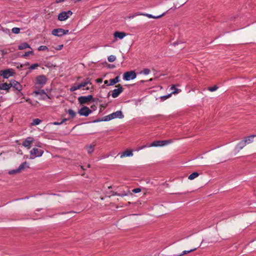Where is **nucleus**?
Segmentation results:
<instances>
[{"instance_id":"64","label":"nucleus","mask_w":256,"mask_h":256,"mask_svg":"<svg viewBox=\"0 0 256 256\" xmlns=\"http://www.w3.org/2000/svg\"><path fill=\"white\" fill-rule=\"evenodd\" d=\"M80 167H81V168H82V170H85V169L84 168V166H80Z\"/></svg>"},{"instance_id":"32","label":"nucleus","mask_w":256,"mask_h":256,"mask_svg":"<svg viewBox=\"0 0 256 256\" xmlns=\"http://www.w3.org/2000/svg\"><path fill=\"white\" fill-rule=\"evenodd\" d=\"M150 71L148 68H144L142 72H140V74H143L144 75H148L150 73Z\"/></svg>"},{"instance_id":"46","label":"nucleus","mask_w":256,"mask_h":256,"mask_svg":"<svg viewBox=\"0 0 256 256\" xmlns=\"http://www.w3.org/2000/svg\"><path fill=\"white\" fill-rule=\"evenodd\" d=\"M64 46V45L63 44H60V45H58L56 48V50H60Z\"/></svg>"},{"instance_id":"40","label":"nucleus","mask_w":256,"mask_h":256,"mask_svg":"<svg viewBox=\"0 0 256 256\" xmlns=\"http://www.w3.org/2000/svg\"><path fill=\"white\" fill-rule=\"evenodd\" d=\"M172 96V94H170L168 95H166V96H162L160 97V98L164 100H166L167 98H170V96Z\"/></svg>"},{"instance_id":"43","label":"nucleus","mask_w":256,"mask_h":256,"mask_svg":"<svg viewBox=\"0 0 256 256\" xmlns=\"http://www.w3.org/2000/svg\"><path fill=\"white\" fill-rule=\"evenodd\" d=\"M18 172H19V171H17L16 169L14 170H10L8 172L9 174H15L18 173Z\"/></svg>"},{"instance_id":"29","label":"nucleus","mask_w":256,"mask_h":256,"mask_svg":"<svg viewBox=\"0 0 256 256\" xmlns=\"http://www.w3.org/2000/svg\"><path fill=\"white\" fill-rule=\"evenodd\" d=\"M42 120L38 118H35L31 123V126H36L40 124Z\"/></svg>"},{"instance_id":"30","label":"nucleus","mask_w":256,"mask_h":256,"mask_svg":"<svg viewBox=\"0 0 256 256\" xmlns=\"http://www.w3.org/2000/svg\"><path fill=\"white\" fill-rule=\"evenodd\" d=\"M68 113L72 118H73L76 116V113L72 109H69L68 110Z\"/></svg>"},{"instance_id":"37","label":"nucleus","mask_w":256,"mask_h":256,"mask_svg":"<svg viewBox=\"0 0 256 256\" xmlns=\"http://www.w3.org/2000/svg\"><path fill=\"white\" fill-rule=\"evenodd\" d=\"M38 66H39L38 64H32L30 66V67L29 68L30 70H33L36 69V68H37Z\"/></svg>"},{"instance_id":"1","label":"nucleus","mask_w":256,"mask_h":256,"mask_svg":"<svg viewBox=\"0 0 256 256\" xmlns=\"http://www.w3.org/2000/svg\"><path fill=\"white\" fill-rule=\"evenodd\" d=\"M44 150L38 148H33L30 151V159H34L36 157L41 156L44 154Z\"/></svg>"},{"instance_id":"6","label":"nucleus","mask_w":256,"mask_h":256,"mask_svg":"<svg viewBox=\"0 0 256 256\" xmlns=\"http://www.w3.org/2000/svg\"><path fill=\"white\" fill-rule=\"evenodd\" d=\"M14 74V70L12 68L2 70L0 72V74L4 78H8L10 76H12Z\"/></svg>"},{"instance_id":"49","label":"nucleus","mask_w":256,"mask_h":256,"mask_svg":"<svg viewBox=\"0 0 256 256\" xmlns=\"http://www.w3.org/2000/svg\"><path fill=\"white\" fill-rule=\"evenodd\" d=\"M62 124V123L61 122H53V124H54V125H60V124Z\"/></svg>"},{"instance_id":"10","label":"nucleus","mask_w":256,"mask_h":256,"mask_svg":"<svg viewBox=\"0 0 256 256\" xmlns=\"http://www.w3.org/2000/svg\"><path fill=\"white\" fill-rule=\"evenodd\" d=\"M34 142V138L32 137L27 138L22 142V146L30 149L31 148L32 144Z\"/></svg>"},{"instance_id":"35","label":"nucleus","mask_w":256,"mask_h":256,"mask_svg":"<svg viewBox=\"0 0 256 256\" xmlns=\"http://www.w3.org/2000/svg\"><path fill=\"white\" fill-rule=\"evenodd\" d=\"M38 50L40 51V50H48V48L47 46H41L38 47Z\"/></svg>"},{"instance_id":"60","label":"nucleus","mask_w":256,"mask_h":256,"mask_svg":"<svg viewBox=\"0 0 256 256\" xmlns=\"http://www.w3.org/2000/svg\"><path fill=\"white\" fill-rule=\"evenodd\" d=\"M174 256H182V254L174 255Z\"/></svg>"},{"instance_id":"61","label":"nucleus","mask_w":256,"mask_h":256,"mask_svg":"<svg viewBox=\"0 0 256 256\" xmlns=\"http://www.w3.org/2000/svg\"><path fill=\"white\" fill-rule=\"evenodd\" d=\"M114 65H112V66H110V68H114Z\"/></svg>"},{"instance_id":"20","label":"nucleus","mask_w":256,"mask_h":256,"mask_svg":"<svg viewBox=\"0 0 256 256\" xmlns=\"http://www.w3.org/2000/svg\"><path fill=\"white\" fill-rule=\"evenodd\" d=\"M136 16H145L148 17V18H160L161 17V16H153L151 14H142V13H140V12H138L136 14Z\"/></svg>"},{"instance_id":"47","label":"nucleus","mask_w":256,"mask_h":256,"mask_svg":"<svg viewBox=\"0 0 256 256\" xmlns=\"http://www.w3.org/2000/svg\"><path fill=\"white\" fill-rule=\"evenodd\" d=\"M114 80L115 81L116 83H118L120 81V77L119 76H116L115 78H114Z\"/></svg>"},{"instance_id":"18","label":"nucleus","mask_w":256,"mask_h":256,"mask_svg":"<svg viewBox=\"0 0 256 256\" xmlns=\"http://www.w3.org/2000/svg\"><path fill=\"white\" fill-rule=\"evenodd\" d=\"M246 145V142L243 140L238 142L236 146V149L239 151L244 148Z\"/></svg>"},{"instance_id":"22","label":"nucleus","mask_w":256,"mask_h":256,"mask_svg":"<svg viewBox=\"0 0 256 256\" xmlns=\"http://www.w3.org/2000/svg\"><path fill=\"white\" fill-rule=\"evenodd\" d=\"M95 146V144H90V145L86 146L88 154H91L93 152Z\"/></svg>"},{"instance_id":"17","label":"nucleus","mask_w":256,"mask_h":256,"mask_svg":"<svg viewBox=\"0 0 256 256\" xmlns=\"http://www.w3.org/2000/svg\"><path fill=\"white\" fill-rule=\"evenodd\" d=\"M114 36L115 38H118L121 40L126 36V34L125 32H116L114 33Z\"/></svg>"},{"instance_id":"5","label":"nucleus","mask_w":256,"mask_h":256,"mask_svg":"<svg viewBox=\"0 0 256 256\" xmlns=\"http://www.w3.org/2000/svg\"><path fill=\"white\" fill-rule=\"evenodd\" d=\"M72 14V12L71 10H68L67 12H62L58 14V20L60 21L65 20Z\"/></svg>"},{"instance_id":"62","label":"nucleus","mask_w":256,"mask_h":256,"mask_svg":"<svg viewBox=\"0 0 256 256\" xmlns=\"http://www.w3.org/2000/svg\"><path fill=\"white\" fill-rule=\"evenodd\" d=\"M26 101L30 102V99L28 98V99L26 100Z\"/></svg>"},{"instance_id":"11","label":"nucleus","mask_w":256,"mask_h":256,"mask_svg":"<svg viewBox=\"0 0 256 256\" xmlns=\"http://www.w3.org/2000/svg\"><path fill=\"white\" fill-rule=\"evenodd\" d=\"M34 94L36 95H40V96H44V98H42V100H46V98H50V96L44 90H35L33 92Z\"/></svg>"},{"instance_id":"50","label":"nucleus","mask_w":256,"mask_h":256,"mask_svg":"<svg viewBox=\"0 0 256 256\" xmlns=\"http://www.w3.org/2000/svg\"><path fill=\"white\" fill-rule=\"evenodd\" d=\"M24 66V64H18V65L16 66L18 68H22Z\"/></svg>"},{"instance_id":"14","label":"nucleus","mask_w":256,"mask_h":256,"mask_svg":"<svg viewBox=\"0 0 256 256\" xmlns=\"http://www.w3.org/2000/svg\"><path fill=\"white\" fill-rule=\"evenodd\" d=\"M133 151L131 150H126L121 154L120 158H123L125 156H133Z\"/></svg>"},{"instance_id":"28","label":"nucleus","mask_w":256,"mask_h":256,"mask_svg":"<svg viewBox=\"0 0 256 256\" xmlns=\"http://www.w3.org/2000/svg\"><path fill=\"white\" fill-rule=\"evenodd\" d=\"M90 84V80L89 78H87L86 80L82 82L81 83L79 84L80 85L81 88L82 87H84L86 86L87 84Z\"/></svg>"},{"instance_id":"31","label":"nucleus","mask_w":256,"mask_h":256,"mask_svg":"<svg viewBox=\"0 0 256 256\" xmlns=\"http://www.w3.org/2000/svg\"><path fill=\"white\" fill-rule=\"evenodd\" d=\"M113 118H112V114H108V116H106L104 117V120H102L104 121H109V120H112Z\"/></svg>"},{"instance_id":"36","label":"nucleus","mask_w":256,"mask_h":256,"mask_svg":"<svg viewBox=\"0 0 256 256\" xmlns=\"http://www.w3.org/2000/svg\"><path fill=\"white\" fill-rule=\"evenodd\" d=\"M196 248H194V249H192V250H184L182 252L181 254H182V256L184 255V254H188L192 252H193L194 250H195Z\"/></svg>"},{"instance_id":"4","label":"nucleus","mask_w":256,"mask_h":256,"mask_svg":"<svg viewBox=\"0 0 256 256\" xmlns=\"http://www.w3.org/2000/svg\"><path fill=\"white\" fill-rule=\"evenodd\" d=\"M136 76V74L134 71L131 70L124 73L123 78L125 80H134Z\"/></svg>"},{"instance_id":"33","label":"nucleus","mask_w":256,"mask_h":256,"mask_svg":"<svg viewBox=\"0 0 256 256\" xmlns=\"http://www.w3.org/2000/svg\"><path fill=\"white\" fill-rule=\"evenodd\" d=\"M108 60L110 62H113L116 60V57L114 55H110L108 57Z\"/></svg>"},{"instance_id":"34","label":"nucleus","mask_w":256,"mask_h":256,"mask_svg":"<svg viewBox=\"0 0 256 256\" xmlns=\"http://www.w3.org/2000/svg\"><path fill=\"white\" fill-rule=\"evenodd\" d=\"M12 31L14 34H18L20 32V28H12Z\"/></svg>"},{"instance_id":"41","label":"nucleus","mask_w":256,"mask_h":256,"mask_svg":"<svg viewBox=\"0 0 256 256\" xmlns=\"http://www.w3.org/2000/svg\"><path fill=\"white\" fill-rule=\"evenodd\" d=\"M33 54V51H30L24 53V54L23 55V57H26L30 56V54Z\"/></svg>"},{"instance_id":"42","label":"nucleus","mask_w":256,"mask_h":256,"mask_svg":"<svg viewBox=\"0 0 256 256\" xmlns=\"http://www.w3.org/2000/svg\"><path fill=\"white\" fill-rule=\"evenodd\" d=\"M132 192L135 194L141 192V189L140 188H134L132 190Z\"/></svg>"},{"instance_id":"9","label":"nucleus","mask_w":256,"mask_h":256,"mask_svg":"<svg viewBox=\"0 0 256 256\" xmlns=\"http://www.w3.org/2000/svg\"><path fill=\"white\" fill-rule=\"evenodd\" d=\"M116 87H117L118 88L114 90L111 94L113 98H117L124 90V88L120 84H118Z\"/></svg>"},{"instance_id":"52","label":"nucleus","mask_w":256,"mask_h":256,"mask_svg":"<svg viewBox=\"0 0 256 256\" xmlns=\"http://www.w3.org/2000/svg\"><path fill=\"white\" fill-rule=\"evenodd\" d=\"M102 78H99V79L97 80V82H102Z\"/></svg>"},{"instance_id":"13","label":"nucleus","mask_w":256,"mask_h":256,"mask_svg":"<svg viewBox=\"0 0 256 256\" xmlns=\"http://www.w3.org/2000/svg\"><path fill=\"white\" fill-rule=\"evenodd\" d=\"M113 119L116 118H122L124 117L121 110H118L112 114Z\"/></svg>"},{"instance_id":"57","label":"nucleus","mask_w":256,"mask_h":256,"mask_svg":"<svg viewBox=\"0 0 256 256\" xmlns=\"http://www.w3.org/2000/svg\"><path fill=\"white\" fill-rule=\"evenodd\" d=\"M64 0H56L57 2H64Z\"/></svg>"},{"instance_id":"25","label":"nucleus","mask_w":256,"mask_h":256,"mask_svg":"<svg viewBox=\"0 0 256 256\" xmlns=\"http://www.w3.org/2000/svg\"><path fill=\"white\" fill-rule=\"evenodd\" d=\"M81 88L80 85L78 84H73L70 88V90L72 92H73L75 90H79Z\"/></svg>"},{"instance_id":"63","label":"nucleus","mask_w":256,"mask_h":256,"mask_svg":"<svg viewBox=\"0 0 256 256\" xmlns=\"http://www.w3.org/2000/svg\"><path fill=\"white\" fill-rule=\"evenodd\" d=\"M94 107H95V106H94V105L92 106H91V108H94Z\"/></svg>"},{"instance_id":"59","label":"nucleus","mask_w":256,"mask_h":256,"mask_svg":"<svg viewBox=\"0 0 256 256\" xmlns=\"http://www.w3.org/2000/svg\"><path fill=\"white\" fill-rule=\"evenodd\" d=\"M102 120H95L94 121V122H101V121H102Z\"/></svg>"},{"instance_id":"2","label":"nucleus","mask_w":256,"mask_h":256,"mask_svg":"<svg viewBox=\"0 0 256 256\" xmlns=\"http://www.w3.org/2000/svg\"><path fill=\"white\" fill-rule=\"evenodd\" d=\"M68 30H66L62 28H58L54 29L52 32V34L54 36L60 37L68 34Z\"/></svg>"},{"instance_id":"38","label":"nucleus","mask_w":256,"mask_h":256,"mask_svg":"<svg viewBox=\"0 0 256 256\" xmlns=\"http://www.w3.org/2000/svg\"><path fill=\"white\" fill-rule=\"evenodd\" d=\"M218 88V87L216 86H214L212 87H208V89L210 92H214V91H216Z\"/></svg>"},{"instance_id":"53","label":"nucleus","mask_w":256,"mask_h":256,"mask_svg":"<svg viewBox=\"0 0 256 256\" xmlns=\"http://www.w3.org/2000/svg\"><path fill=\"white\" fill-rule=\"evenodd\" d=\"M24 64V66H28L30 64H29L28 62H26L24 64Z\"/></svg>"},{"instance_id":"24","label":"nucleus","mask_w":256,"mask_h":256,"mask_svg":"<svg viewBox=\"0 0 256 256\" xmlns=\"http://www.w3.org/2000/svg\"><path fill=\"white\" fill-rule=\"evenodd\" d=\"M170 90H172V92L170 93L172 94H172H177L181 92V90L176 88L174 85L170 87Z\"/></svg>"},{"instance_id":"54","label":"nucleus","mask_w":256,"mask_h":256,"mask_svg":"<svg viewBox=\"0 0 256 256\" xmlns=\"http://www.w3.org/2000/svg\"><path fill=\"white\" fill-rule=\"evenodd\" d=\"M40 144H41V143L40 142H38L37 144H36V146H38V147H40Z\"/></svg>"},{"instance_id":"39","label":"nucleus","mask_w":256,"mask_h":256,"mask_svg":"<svg viewBox=\"0 0 256 256\" xmlns=\"http://www.w3.org/2000/svg\"><path fill=\"white\" fill-rule=\"evenodd\" d=\"M10 50H0V52L2 53V56L6 55L8 54V52H10Z\"/></svg>"},{"instance_id":"56","label":"nucleus","mask_w":256,"mask_h":256,"mask_svg":"<svg viewBox=\"0 0 256 256\" xmlns=\"http://www.w3.org/2000/svg\"><path fill=\"white\" fill-rule=\"evenodd\" d=\"M137 13H136V14H134V15L132 16H130V18H134V16H136V14Z\"/></svg>"},{"instance_id":"16","label":"nucleus","mask_w":256,"mask_h":256,"mask_svg":"<svg viewBox=\"0 0 256 256\" xmlns=\"http://www.w3.org/2000/svg\"><path fill=\"white\" fill-rule=\"evenodd\" d=\"M10 84L12 85V87H13L15 89L18 91H20L22 89V86L20 83L15 80L13 81L12 82H10Z\"/></svg>"},{"instance_id":"58","label":"nucleus","mask_w":256,"mask_h":256,"mask_svg":"<svg viewBox=\"0 0 256 256\" xmlns=\"http://www.w3.org/2000/svg\"><path fill=\"white\" fill-rule=\"evenodd\" d=\"M112 195H113V196H114V195H118V196H120V194H118L116 192H115V193L113 192V193H112Z\"/></svg>"},{"instance_id":"3","label":"nucleus","mask_w":256,"mask_h":256,"mask_svg":"<svg viewBox=\"0 0 256 256\" xmlns=\"http://www.w3.org/2000/svg\"><path fill=\"white\" fill-rule=\"evenodd\" d=\"M47 78L44 75H40L36 78L35 84L43 87L47 82Z\"/></svg>"},{"instance_id":"55","label":"nucleus","mask_w":256,"mask_h":256,"mask_svg":"<svg viewBox=\"0 0 256 256\" xmlns=\"http://www.w3.org/2000/svg\"><path fill=\"white\" fill-rule=\"evenodd\" d=\"M72 2H78L79 1H80L81 0H72Z\"/></svg>"},{"instance_id":"23","label":"nucleus","mask_w":256,"mask_h":256,"mask_svg":"<svg viewBox=\"0 0 256 256\" xmlns=\"http://www.w3.org/2000/svg\"><path fill=\"white\" fill-rule=\"evenodd\" d=\"M256 136V135H251L249 136H248L244 138V140L246 144H250L253 142V138Z\"/></svg>"},{"instance_id":"44","label":"nucleus","mask_w":256,"mask_h":256,"mask_svg":"<svg viewBox=\"0 0 256 256\" xmlns=\"http://www.w3.org/2000/svg\"><path fill=\"white\" fill-rule=\"evenodd\" d=\"M109 82H110L109 85H110V86H114L115 84H116V83L115 81L114 80V78L110 80Z\"/></svg>"},{"instance_id":"45","label":"nucleus","mask_w":256,"mask_h":256,"mask_svg":"<svg viewBox=\"0 0 256 256\" xmlns=\"http://www.w3.org/2000/svg\"><path fill=\"white\" fill-rule=\"evenodd\" d=\"M2 30L6 34H10V30L8 29V28H2Z\"/></svg>"},{"instance_id":"48","label":"nucleus","mask_w":256,"mask_h":256,"mask_svg":"<svg viewBox=\"0 0 256 256\" xmlns=\"http://www.w3.org/2000/svg\"><path fill=\"white\" fill-rule=\"evenodd\" d=\"M104 84H106L107 86H110V85H109V84H110L109 80H104Z\"/></svg>"},{"instance_id":"51","label":"nucleus","mask_w":256,"mask_h":256,"mask_svg":"<svg viewBox=\"0 0 256 256\" xmlns=\"http://www.w3.org/2000/svg\"><path fill=\"white\" fill-rule=\"evenodd\" d=\"M68 120H69V118H64V119L61 121V122H62V124H63L64 122H66V121Z\"/></svg>"},{"instance_id":"7","label":"nucleus","mask_w":256,"mask_h":256,"mask_svg":"<svg viewBox=\"0 0 256 256\" xmlns=\"http://www.w3.org/2000/svg\"><path fill=\"white\" fill-rule=\"evenodd\" d=\"M92 100H93V96L92 95L81 96L78 98L79 103L82 104H86Z\"/></svg>"},{"instance_id":"26","label":"nucleus","mask_w":256,"mask_h":256,"mask_svg":"<svg viewBox=\"0 0 256 256\" xmlns=\"http://www.w3.org/2000/svg\"><path fill=\"white\" fill-rule=\"evenodd\" d=\"M198 176L199 173H198V172H194L188 176V178L190 180H193L194 179L198 177Z\"/></svg>"},{"instance_id":"21","label":"nucleus","mask_w":256,"mask_h":256,"mask_svg":"<svg viewBox=\"0 0 256 256\" xmlns=\"http://www.w3.org/2000/svg\"><path fill=\"white\" fill-rule=\"evenodd\" d=\"M26 48H30V46L26 42H23L18 46V48L20 50H24Z\"/></svg>"},{"instance_id":"27","label":"nucleus","mask_w":256,"mask_h":256,"mask_svg":"<svg viewBox=\"0 0 256 256\" xmlns=\"http://www.w3.org/2000/svg\"><path fill=\"white\" fill-rule=\"evenodd\" d=\"M172 140H160L161 146L170 144L172 143Z\"/></svg>"},{"instance_id":"15","label":"nucleus","mask_w":256,"mask_h":256,"mask_svg":"<svg viewBox=\"0 0 256 256\" xmlns=\"http://www.w3.org/2000/svg\"><path fill=\"white\" fill-rule=\"evenodd\" d=\"M12 87V85L10 84L2 83L0 84V90H6L8 92L10 88Z\"/></svg>"},{"instance_id":"12","label":"nucleus","mask_w":256,"mask_h":256,"mask_svg":"<svg viewBox=\"0 0 256 256\" xmlns=\"http://www.w3.org/2000/svg\"><path fill=\"white\" fill-rule=\"evenodd\" d=\"M146 146H143L139 148L138 150H142L144 148L146 147ZM148 146H161L160 140H155L152 142Z\"/></svg>"},{"instance_id":"19","label":"nucleus","mask_w":256,"mask_h":256,"mask_svg":"<svg viewBox=\"0 0 256 256\" xmlns=\"http://www.w3.org/2000/svg\"><path fill=\"white\" fill-rule=\"evenodd\" d=\"M26 167H28V164L26 162H24L20 165L18 168H16L17 171H19V172H21L24 170Z\"/></svg>"},{"instance_id":"8","label":"nucleus","mask_w":256,"mask_h":256,"mask_svg":"<svg viewBox=\"0 0 256 256\" xmlns=\"http://www.w3.org/2000/svg\"><path fill=\"white\" fill-rule=\"evenodd\" d=\"M92 112V110L86 106H82L78 112L80 116H88Z\"/></svg>"}]
</instances>
